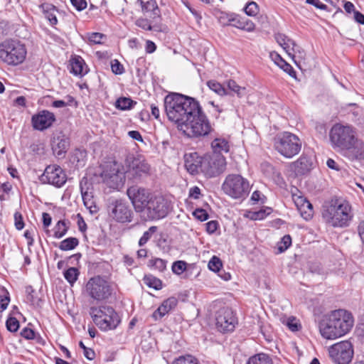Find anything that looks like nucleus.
I'll list each match as a JSON object with an SVG mask.
<instances>
[{
  "label": "nucleus",
  "instance_id": "8fccbe9b",
  "mask_svg": "<svg viewBox=\"0 0 364 364\" xmlns=\"http://www.w3.org/2000/svg\"><path fill=\"white\" fill-rule=\"evenodd\" d=\"M111 69L113 73L121 75L124 72L123 65L117 60L111 62Z\"/></svg>",
  "mask_w": 364,
  "mask_h": 364
},
{
  "label": "nucleus",
  "instance_id": "5701e85b",
  "mask_svg": "<svg viewBox=\"0 0 364 364\" xmlns=\"http://www.w3.org/2000/svg\"><path fill=\"white\" fill-rule=\"evenodd\" d=\"M184 166L191 175H196L201 171L203 157H200L196 152L186 153L183 156Z\"/></svg>",
  "mask_w": 364,
  "mask_h": 364
},
{
  "label": "nucleus",
  "instance_id": "bf43d9fd",
  "mask_svg": "<svg viewBox=\"0 0 364 364\" xmlns=\"http://www.w3.org/2000/svg\"><path fill=\"white\" fill-rule=\"evenodd\" d=\"M269 210V209H267ZM270 213L269 211L266 213V210H260L257 212H254L251 216V218L252 220H262L266 217V215H269Z\"/></svg>",
  "mask_w": 364,
  "mask_h": 364
},
{
  "label": "nucleus",
  "instance_id": "69168bd1",
  "mask_svg": "<svg viewBox=\"0 0 364 364\" xmlns=\"http://www.w3.org/2000/svg\"><path fill=\"white\" fill-rule=\"evenodd\" d=\"M287 325L292 331H297L299 330V324L297 323L296 318L294 317L288 319Z\"/></svg>",
  "mask_w": 364,
  "mask_h": 364
},
{
  "label": "nucleus",
  "instance_id": "0eeeda50",
  "mask_svg": "<svg viewBox=\"0 0 364 364\" xmlns=\"http://www.w3.org/2000/svg\"><path fill=\"white\" fill-rule=\"evenodd\" d=\"M329 138L333 148L343 151L353 144L355 134L351 127L336 124L330 130Z\"/></svg>",
  "mask_w": 364,
  "mask_h": 364
},
{
  "label": "nucleus",
  "instance_id": "c03bdc74",
  "mask_svg": "<svg viewBox=\"0 0 364 364\" xmlns=\"http://www.w3.org/2000/svg\"><path fill=\"white\" fill-rule=\"evenodd\" d=\"M149 266L163 272L166 268V261L160 258H154L149 260Z\"/></svg>",
  "mask_w": 364,
  "mask_h": 364
},
{
  "label": "nucleus",
  "instance_id": "72a5a7b5",
  "mask_svg": "<svg viewBox=\"0 0 364 364\" xmlns=\"http://www.w3.org/2000/svg\"><path fill=\"white\" fill-rule=\"evenodd\" d=\"M247 364H272V361L268 355L259 353L251 357Z\"/></svg>",
  "mask_w": 364,
  "mask_h": 364
},
{
  "label": "nucleus",
  "instance_id": "a211bd4d",
  "mask_svg": "<svg viewBox=\"0 0 364 364\" xmlns=\"http://www.w3.org/2000/svg\"><path fill=\"white\" fill-rule=\"evenodd\" d=\"M149 165L141 156L132 157L127 159V169L125 172L129 180L137 181L149 173Z\"/></svg>",
  "mask_w": 364,
  "mask_h": 364
},
{
  "label": "nucleus",
  "instance_id": "423d86ee",
  "mask_svg": "<svg viewBox=\"0 0 364 364\" xmlns=\"http://www.w3.org/2000/svg\"><path fill=\"white\" fill-rule=\"evenodd\" d=\"M274 147L281 155L290 159L299 154L301 142L295 134L284 132L274 138Z\"/></svg>",
  "mask_w": 364,
  "mask_h": 364
},
{
  "label": "nucleus",
  "instance_id": "864d4df0",
  "mask_svg": "<svg viewBox=\"0 0 364 364\" xmlns=\"http://www.w3.org/2000/svg\"><path fill=\"white\" fill-rule=\"evenodd\" d=\"M293 200L294 201L295 205H296L297 208L299 209L301 206H304V204H307L309 200L304 198V196H296L294 193H292Z\"/></svg>",
  "mask_w": 364,
  "mask_h": 364
},
{
  "label": "nucleus",
  "instance_id": "2eb2a0df",
  "mask_svg": "<svg viewBox=\"0 0 364 364\" xmlns=\"http://www.w3.org/2000/svg\"><path fill=\"white\" fill-rule=\"evenodd\" d=\"M86 289L89 295L97 301L106 299L112 294L109 283L100 276L91 278L86 284Z\"/></svg>",
  "mask_w": 364,
  "mask_h": 364
},
{
  "label": "nucleus",
  "instance_id": "a19ab883",
  "mask_svg": "<svg viewBox=\"0 0 364 364\" xmlns=\"http://www.w3.org/2000/svg\"><path fill=\"white\" fill-rule=\"evenodd\" d=\"M79 271L75 267H70L64 272L65 279L70 284H73L77 279Z\"/></svg>",
  "mask_w": 364,
  "mask_h": 364
},
{
  "label": "nucleus",
  "instance_id": "39448f33",
  "mask_svg": "<svg viewBox=\"0 0 364 364\" xmlns=\"http://www.w3.org/2000/svg\"><path fill=\"white\" fill-rule=\"evenodd\" d=\"M225 194L234 199L245 198L250 193L249 181L240 174H228L221 186Z\"/></svg>",
  "mask_w": 364,
  "mask_h": 364
},
{
  "label": "nucleus",
  "instance_id": "f3484780",
  "mask_svg": "<svg viewBox=\"0 0 364 364\" xmlns=\"http://www.w3.org/2000/svg\"><path fill=\"white\" fill-rule=\"evenodd\" d=\"M237 319L232 309L225 306L220 308L215 314V326L217 329L223 333L234 331Z\"/></svg>",
  "mask_w": 364,
  "mask_h": 364
},
{
  "label": "nucleus",
  "instance_id": "3c124183",
  "mask_svg": "<svg viewBox=\"0 0 364 364\" xmlns=\"http://www.w3.org/2000/svg\"><path fill=\"white\" fill-rule=\"evenodd\" d=\"M14 225L17 230H22L24 227V222L21 213L16 212L14 213Z\"/></svg>",
  "mask_w": 364,
  "mask_h": 364
},
{
  "label": "nucleus",
  "instance_id": "c85d7f7f",
  "mask_svg": "<svg viewBox=\"0 0 364 364\" xmlns=\"http://www.w3.org/2000/svg\"><path fill=\"white\" fill-rule=\"evenodd\" d=\"M44 16L52 26L56 25L58 23L55 7L49 4H43L41 5Z\"/></svg>",
  "mask_w": 364,
  "mask_h": 364
},
{
  "label": "nucleus",
  "instance_id": "aec40b11",
  "mask_svg": "<svg viewBox=\"0 0 364 364\" xmlns=\"http://www.w3.org/2000/svg\"><path fill=\"white\" fill-rule=\"evenodd\" d=\"M55 121L54 114L48 110H42L32 116L31 123L34 129L43 131L52 126Z\"/></svg>",
  "mask_w": 364,
  "mask_h": 364
},
{
  "label": "nucleus",
  "instance_id": "f704fd0d",
  "mask_svg": "<svg viewBox=\"0 0 364 364\" xmlns=\"http://www.w3.org/2000/svg\"><path fill=\"white\" fill-rule=\"evenodd\" d=\"M68 228L65 220H59L54 228L53 237L58 239L62 238L66 235Z\"/></svg>",
  "mask_w": 364,
  "mask_h": 364
},
{
  "label": "nucleus",
  "instance_id": "a878e982",
  "mask_svg": "<svg viewBox=\"0 0 364 364\" xmlns=\"http://www.w3.org/2000/svg\"><path fill=\"white\" fill-rule=\"evenodd\" d=\"M143 13L150 18L159 17L160 11L155 0H138Z\"/></svg>",
  "mask_w": 364,
  "mask_h": 364
},
{
  "label": "nucleus",
  "instance_id": "ea45409f",
  "mask_svg": "<svg viewBox=\"0 0 364 364\" xmlns=\"http://www.w3.org/2000/svg\"><path fill=\"white\" fill-rule=\"evenodd\" d=\"M298 210H299L301 217L306 220H309L313 216V205L309 201L306 205L304 204V206H301Z\"/></svg>",
  "mask_w": 364,
  "mask_h": 364
},
{
  "label": "nucleus",
  "instance_id": "680f3d73",
  "mask_svg": "<svg viewBox=\"0 0 364 364\" xmlns=\"http://www.w3.org/2000/svg\"><path fill=\"white\" fill-rule=\"evenodd\" d=\"M2 291L6 294V296L4 299H1L0 307L1 308L2 310H5L9 305V303L10 301V298L9 296V292L6 291V289L3 288Z\"/></svg>",
  "mask_w": 364,
  "mask_h": 364
},
{
  "label": "nucleus",
  "instance_id": "6e6552de",
  "mask_svg": "<svg viewBox=\"0 0 364 364\" xmlns=\"http://www.w3.org/2000/svg\"><path fill=\"white\" fill-rule=\"evenodd\" d=\"M102 182L109 188L119 189L126 180V174L123 166L114 161L107 164L100 173Z\"/></svg>",
  "mask_w": 364,
  "mask_h": 364
},
{
  "label": "nucleus",
  "instance_id": "7c9ffc66",
  "mask_svg": "<svg viewBox=\"0 0 364 364\" xmlns=\"http://www.w3.org/2000/svg\"><path fill=\"white\" fill-rule=\"evenodd\" d=\"M282 47L287 52V53L290 57H291L294 63L297 64V61L295 60V53L298 51V53L301 55L304 51H300L299 50V47L296 45L294 41L290 38H288V40L285 42V44H283Z\"/></svg>",
  "mask_w": 364,
  "mask_h": 364
},
{
  "label": "nucleus",
  "instance_id": "393cba45",
  "mask_svg": "<svg viewBox=\"0 0 364 364\" xmlns=\"http://www.w3.org/2000/svg\"><path fill=\"white\" fill-rule=\"evenodd\" d=\"M70 73L75 75L83 76L88 72V68L81 56L74 55L70 60Z\"/></svg>",
  "mask_w": 364,
  "mask_h": 364
},
{
  "label": "nucleus",
  "instance_id": "49530a36",
  "mask_svg": "<svg viewBox=\"0 0 364 364\" xmlns=\"http://www.w3.org/2000/svg\"><path fill=\"white\" fill-rule=\"evenodd\" d=\"M8 331L16 332L19 328V321L14 317H9L6 322Z\"/></svg>",
  "mask_w": 364,
  "mask_h": 364
},
{
  "label": "nucleus",
  "instance_id": "052dcab7",
  "mask_svg": "<svg viewBox=\"0 0 364 364\" xmlns=\"http://www.w3.org/2000/svg\"><path fill=\"white\" fill-rule=\"evenodd\" d=\"M21 336L26 339L30 340L34 338L35 332L31 328H24L21 331Z\"/></svg>",
  "mask_w": 364,
  "mask_h": 364
},
{
  "label": "nucleus",
  "instance_id": "7ed1b4c3",
  "mask_svg": "<svg viewBox=\"0 0 364 364\" xmlns=\"http://www.w3.org/2000/svg\"><path fill=\"white\" fill-rule=\"evenodd\" d=\"M26 54L25 45L18 40L7 39L0 43V59L8 65L22 63Z\"/></svg>",
  "mask_w": 364,
  "mask_h": 364
},
{
  "label": "nucleus",
  "instance_id": "5fc2aeb1",
  "mask_svg": "<svg viewBox=\"0 0 364 364\" xmlns=\"http://www.w3.org/2000/svg\"><path fill=\"white\" fill-rule=\"evenodd\" d=\"M284 72L288 73L291 77L296 76V72L294 70L291 65L287 63L285 60L282 62V64L279 65Z\"/></svg>",
  "mask_w": 364,
  "mask_h": 364
},
{
  "label": "nucleus",
  "instance_id": "37998d69",
  "mask_svg": "<svg viewBox=\"0 0 364 364\" xmlns=\"http://www.w3.org/2000/svg\"><path fill=\"white\" fill-rule=\"evenodd\" d=\"M157 231L156 226H151L149 230L144 232L143 235L139 240V245L144 246L152 237L153 234Z\"/></svg>",
  "mask_w": 364,
  "mask_h": 364
},
{
  "label": "nucleus",
  "instance_id": "b1692460",
  "mask_svg": "<svg viewBox=\"0 0 364 364\" xmlns=\"http://www.w3.org/2000/svg\"><path fill=\"white\" fill-rule=\"evenodd\" d=\"M343 151L344 155L352 161L363 160L364 159V142L358 140L355 137L350 147Z\"/></svg>",
  "mask_w": 364,
  "mask_h": 364
},
{
  "label": "nucleus",
  "instance_id": "412c9836",
  "mask_svg": "<svg viewBox=\"0 0 364 364\" xmlns=\"http://www.w3.org/2000/svg\"><path fill=\"white\" fill-rule=\"evenodd\" d=\"M203 113L204 112L198 100L183 95V120L195 118Z\"/></svg>",
  "mask_w": 364,
  "mask_h": 364
},
{
  "label": "nucleus",
  "instance_id": "6e6d98bb",
  "mask_svg": "<svg viewBox=\"0 0 364 364\" xmlns=\"http://www.w3.org/2000/svg\"><path fill=\"white\" fill-rule=\"evenodd\" d=\"M136 25L146 31H151L154 28L150 24L149 21L144 18L138 19L136 21Z\"/></svg>",
  "mask_w": 364,
  "mask_h": 364
},
{
  "label": "nucleus",
  "instance_id": "9b49d317",
  "mask_svg": "<svg viewBox=\"0 0 364 364\" xmlns=\"http://www.w3.org/2000/svg\"><path fill=\"white\" fill-rule=\"evenodd\" d=\"M164 107L168 119L182 130V95L172 92L166 95Z\"/></svg>",
  "mask_w": 364,
  "mask_h": 364
},
{
  "label": "nucleus",
  "instance_id": "6ab92c4d",
  "mask_svg": "<svg viewBox=\"0 0 364 364\" xmlns=\"http://www.w3.org/2000/svg\"><path fill=\"white\" fill-rule=\"evenodd\" d=\"M39 179L42 183H48L59 188L65 183L67 176L60 166L53 164L46 168Z\"/></svg>",
  "mask_w": 364,
  "mask_h": 364
},
{
  "label": "nucleus",
  "instance_id": "de8ad7c7",
  "mask_svg": "<svg viewBox=\"0 0 364 364\" xmlns=\"http://www.w3.org/2000/svg\"><path fill=\"white\" fill-rule=\"evenodd\" d=\"M244 10L247 15L254 16L258 13L259 8L255 2L251 1L246 5Z\"/></svg>",
  "mask_w": 364,
  "mask_h": 364
},
{
  "label": "nucleus",
  "instance_id": "c756f323",
  "mask_svg": "<svg viewBox=\"0 0 364 364\" xmlns=\"http://www.w3.org/2000/svg\"><path fill=\"white\" fill-rule=\"evenodd\" d=\"M213 153L221 154V152L229 151V144L227 140L223 138H216L211 142Z\"/></svg>",
  "mask_w": 364,
  "mask_h": 364
},
{
  "label": "nucleus",
  "instance_id": "09e8293b",
  "mask_svg": "<svg viewBox=\"0 0 364 364\" xmlns=\"http://www.w3.org/2000/svg\"><path fill=\"white\" fill-rule=\"evenodd\" d=\"M291 245V237L289 235H284L279 245L278 250L280 252H284Z\"/></svg>",
  "mask_w": 364,
  "mask_h": 364
},
{
  "label": "nucleus",
  "instance_id": "4468645a",
  "mask_svg": "<svg viewBox=\"0 0 364 364\" xmlns=\"http://www.w3.org/2000/svg\"><path fill=\"white\" fill-rule=\"evenodd\" d=\"M329 356L336 364H348L350 362L353 350L351 343L343 341L332 345L328 348Z\"/></svg>",
  "mask_w": 364,
  "mask_h": 364
},
{
  "label": "nucleus",
  "instance_id": "e433bc0d",
  "mask_svg": "<svg viewBox=\"0 0 364 364\" xmlns=\"http://www.w3.org/2000/svg\"><path fill=\"white\" fill-rule=\"evenodd\" d=\"M82 198L85 206L88 208L91 213H96L97 211V207L94 205L91 192L82 193Z\"/></svg>",
  "mask_w": 364,
  "mask_h": 364
},
{
  "label": "nucleus",
  "instance_id": "f03ea898",
  "mask_svg": "<svg viewBox=\"0 0 364 364\" xmlns=\"http://www.w3.org/2000/svg\"><path fill=\"white\" fill-rule=\"evenodd\" d=\"M352 314L344 310L338 309L331 312L326 320L319 324L321 336L326 339H336L347 333L353 326Z\"/></svg>",
  "mask_w": 364,
  "mask_h": 364
},
{
  "label": "nucleus",
  "instance_id": "79ce46f5",
  "mask_svg": "<svg viewBox=\"0 0 364 364\" xmlns=\"http://www.w3.org/2000/svg\"><path fill=\"white\" fill-rule=\"evenodd\" d=\"M208 267L210 270L214 272H220V270L223 267V263L219 257L217 256H213L208 262Z\"/></svg>",
  "mask_w": 364,
  "mask_h": 364
},
{
  "label": "nucleus",
  "instance_id": "13d9d810",
  "mask_svg": "<svg viewBox=\"0 0 364 364\" xmlns=\"http://www.w3.org/2000/svg\"><path fill=\"white\" fill-rule=\"evenodd\" d=\"M73 6L77 10L82 11L87 6V2L85 0H70Z\"/></svg>",
  "mask_w": 364,
  "mask_h": 364
},
{
  "label": "nucleus",
  "instance_id": "cd10ccee",
  "mask_svg": "<svg viewBox=\"0 0 364 364\" xmlns=\"http://www.w3.org/2000/svg\"><path fill=\"white\" fill-rule=\"evenodd\" d=\"M231 26L249 32L254 31L255 27L252 21H250L246 18H242L240 16L232 18Z\"/></svg>",
  "mask_w": 364,
  "mask_h": 364
},
{
  "label": "nucleus",
  "instance_id": "f257e3e1",
  "mask_svg": "<svg viewBox=\"0 0 364 364\" xmlns=\"http://www.w3.org/2000/svg\"><path fill=\"white\" fill-rule=\"evenodd\" d=\"M321 215L326 223L339 228L348 227L353 218L350 204L338 198L324 201L321 207Z\"/></svg>",
  "mask_w": 364,
  "mask_h": 364
},
{
  "label": "nucleus",
  "instance_id": "774afa93",
  "mask_svg": "<svg viewBox=\"0 0 364 364\" xmlns=\"http://www.w3.org/2000/svg\"><path fill=\"white\" fill-rule=\"evenodd\" d=\"M358 232L364 246V220L359 223L358 226Z\"/></svg>",
  "mask_w": 364,
  "mask_h": 364
},
{
  "label": "nucleus",
  "instance_id": "4be33fe9",
  "mask_svg": "<svg viewBox=\"0 0 364 364\" xmlns=\"http://www.w3.org/2000/svg\"><path fill=\"white\" fill-rule=\"evenodd\" d=\"M69 145V139L62 132L55 134L51 139V147L53 154L59 158L64 156Z\"/></svg>",
  "mask_w": 364,
  "mask_h": 364
},
{
  "label": "nucleus",
  "instance_id": "338daca9",
  "mask_svg": "<svg viewBox=\"0 0 364 364\" xmlns=\"http://www.w3.org/2000/svg\"><path fill=\"white\" fill-rule=\"evenodd\" d=\"M172 272L176 274L182 273V260H178L173 262L172 267Z\"/></svg>",
  "mask_w": 364,
  "mask_h": 364
},
{
  "label": "nucleus",
  "instance_id": "603ef678",
  "mask_svg": "<svg viewBox=\"0 0 364 364\" xmlns=\"http://www.w3.org/2000/svg\"><path fill=\"white\" fill-rule=\"evenodd\" d=\"M193 215L200 221H205L208 218L207 212L201 208H198L193 212Z\"/></svg>",
  "mask_w": 364,
  "mask_h": 364
},
{
  "label": "nucleus",
  "instance_id": "f8f14e48",
  "mask_svg": "<svg viewBox=\"0 0 364 364\" xmlns=\"http://www.w3.org/2000/svg\"><path fill=\"white\" fill-rule=\"evenodd\" d=\"M226 165V159L221 154H205L202 161L201 172L207 178H214L225 171Z\"/></svg>",
  "mask_w": 364,
  "mask_h": 364
},
{
  "label": "nucleus",
  "instance_id": "ddd939ff",
  "mask_svg": "<svg viewBox=\"0 0 364 364\" xmlns=\"http://www.w3.org/2000/svg\"><path fill=\"white\" fill-rule=\"evenodd\" d=\"M127 194L135 211L141 215L153 196L149 190L137 185L129 187L127 190Z\"/></svg>",
  "mask_w": 364,
  "mask_h": 364
},
{
  "label": "nucleus",
  "instance_id": "4d7b16f0",
  "mask_svg": "<svg viewBox=\"0 0 364 364\" xmlns=\"http://www.w3.org/2000/svg\"><path fill=\"white\" fill-rule=\"evenodd\" d=\"M103 34L100 33H92L88 38L89 41L94 44H100L101 43L102 39L103 38Z\"/></svg>",
  "mask_w": 364,
  "mask_h": 364
},
{
  "label": "nucleus",
  "instance_id": "c9c22d12",
  "mask_svg": "<svg viewBox=\"0 0 364 364\" xmlns=\"http://www.w3.org/2000/svg\"><path fill=\"white\" fill-rule=\"evenodd\" d=\"M208 87L220 96L228 95L225 88L218 82L211 80L207 82Z\"/></svg>",
  "mask_w": 364,
  "mask_h": 364
},
{
  "label": "nucleus",
  "instance_id": "bb28decb",
  "mask_svg": "<svg viewBox=\"0 0 364 364\" xmlns=\"http://www.w3.org/2000/svg\"><path fill=\"white\" fill-rule=\"evenodd\" d=\"M293 166L296 174L304 175L311 170L312 162L309 157L301 156L297 161L293 163Z\"/></svg>",
  "mask_w": 364,
  "mask_h": 364
},
{
  "label": "nucleus",
  "instance_id": "4c0bfd02",
  "mask_svg": "<svg viewBox=\"0 0 364 364\" xmlns=\"http://www.w3.org/2000/svg\"><path fill=\"white\" fill-rule=\"evenodd\" d=\"M228 89L235 92L238 97H242L246 94V88L238 85L235 80H230L227 82Z\"/></svg>",
  "mask_w": 364,
  "mask_h": 364
},
{
  "label": "nucleus",
  "instance_id": "dca6fc26",
  "mask_svg": "<svg viewBox=\"0 0 364 364\" xmlns=\"http://www.w3.org/2000/svg\"><path fill=\"white\" fill-rule=\"evenodd\" d=\"M109 216L118 223H130L133 217V211L127 202L122 200H114L108 206Z\"/></svg>",
  "mask_w": 364,
  "mask_h": 364
},
{
  "label": "nucleus",
  "instance_id": "e2e57ef3",
  "mask_svg": "<svg viewBox=\"0 0 364 364\" xmlns=\"http://www.w3.org/2000/svg\"><path fill=\"white\" fill-rule=\"evenodd\" d=\"M218 226V223L215 220H211L206 223V230L208 232L212 234L214 233Z\"/></svg>",
  "mask_w": 364,
  "mask_h": 364
},
{
  "label": "nucleus",
  "instance_id": "a18cd8bd",
  "mask_svg": "<svg viewBox=\"0 0 364 364\" xmlns=\"http://www.w3.org/2000/svg\"><path fill=\"white\" fill-rule=\"evenodd\" d=\"M169 311L170 310L168 309L167 306L164 304V302H163L162 304L159 306L156 310L154 311L152 316L155 320H158L161 318Z\"/></svg>",
  "mask_w": 364,
  "mask_h": 364
},
{
  "label": "nucleus",
  "instance_id": "473e14b6",
  "mask_svg": "<svg viewBox=\"0 0 364 364\" xmlns=\"http://www.w3.org/2000/svg\"><path fill=\"white\" fill-rule=\"evenodd\" d=\"M136 102L132 100L129 97H119L115 102V107L120 110H127L133 107Z\"/></svg>",
  "mask_w": 364,
  "mask_h": 364
},
{
  "label": "nucleus",
  "instance_id": "0e129e2a",
  "mask_svg": "<svg viewBox=\"0 0 364 364\" xmlns=\"http://www.w3.org/2000/svg\"><path fill=\"white\" fill-rule=\"evenodd\" d=\"M183 364H199L198 360L192 355H183Z\"/></svg>",
  "mask_w": 364,
  "mask_h": 364
},
{
  "label": "nucleus",
  "instance_id": "1a4fd4ad",
  "mask_svg": "<svg viewBox=\"0 0 364 364\" xmlns=\"http://www.w3.org/2000/svg\"><path fill=\"white\" fill-rule=\"evenodd\" d=\"M183 134L188 137H200L208 135L213 131L209 119L205 113L191 119L183 120Z\"/></svg>",
  "mask_w": 364,
  "mask_h": 364
},
{
  "label": "nucleus",
  "instance_id": "2f4dec72",
  "mask_svg": "<svg viewBox=\"0 0 364 364\" xmlns=\"http://www.w3.org/2000/svg\"><path fill=\"white\" fill-rule=\"evenodd\" d=\"M79 244V240L76 237H68L60 242L58 247L63 251L74 250Z\"/></svg>",
  "mask_w": 364,
  "mask_h": 364
},
{
  "label": "nucleus",
  "instance_id": "58836bf2",
  "mask_svg": "<svg viewBox=\"0 0 364 364\" xmlns=\"http://www.w3.org/2000/svg\"><path fill=\"white\" fill-rule=\"evenodd\" d=\"M144 282L148 287L154 289L159 290L162 288L161 281L152 275L144 276Z\"/></svg>",
  "mask_w": 364,
  "mask_h": 364
},
{
  "label": "nucleus",
  "instance_id": "20e7f679",
  "mask_svg": "<svg viewBox=\"0 0 364 364\" xmlns=\"http://www.w3.org/2000/svg\"><path fill=\"white\" fill-rule=\"evenodd\" d=\"M90 314L94 323L104 331L115 329L120 323L118 314L109 306H92Z\"/></svg>",
  "mask_w": 364,
  "mask_h": 364
},
{
  "label": "nucleus",
  "instance_id": "9d476101",
  "mask_svg": "<svg viewBox=\"0 0 364 364\" xmlns=\"http://www.w3.org/2000/svg\"><path fill=\"white\" fill-rule=\"evenodd\" d=\"M170 210V203L164 196H154L141 215L146 220L164 218Z\"/></svg>",
  "mask_w": 364,
  "mask_h": 364
}]
</instances>
